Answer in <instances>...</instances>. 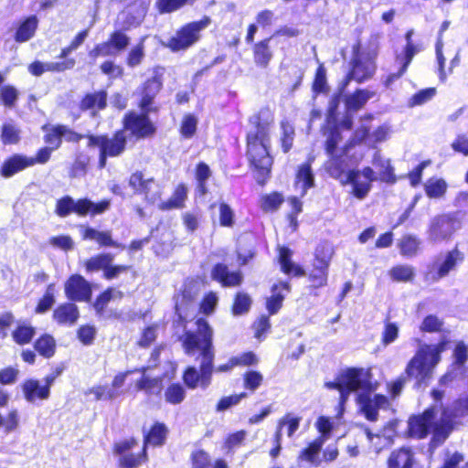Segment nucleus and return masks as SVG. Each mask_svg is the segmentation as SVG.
<instances>
[{
    "instance_id": "nucleus-1",
    "label": "nucleus",
    "mask_w": 468,
    "mask_h": 468,
    "mask_svg": "<svg viewBox=\"0 0 468 468\" xmlns=\"http://www.w3.org/2000/svg\"><path fill=\"white\" fill-rule=\"evenodd\" d=\"M196 324L197 326V331L186 332L182 341L185 352L187 355L194 356L197 352H199V369L195 367H188L184 373V382L190 388H196L199 386L205 389L211 383L213 372H229L237 367V362L231 357L227 363L214 367L215 353L212 344V328L202 318L197 319Z\"/></svg>"
},
{
    "instance_id": "nucleus-2",
    "label": "nucleus",
    "mask_w": 468,
    "mask_h": 468,
    "mask_svg": "<svg viewBox=\"0 0 468 468\" xmlns=\"http://www.w3.org/2000/svg\"><path fill=\"white\" fill-rule=\"evenodd\" d=\"M250 123L251 127L247 134V155L250 165L257 171V182L263 185L272 165L269 147L273 117L269 111H261L250 117Z\"/></svg>"
},
{
    "instance_id": "nucleus-3",
    "label": "nucleus",
    "mask_w": 468,
    "mask_h": 468,
    "mask_svg": "<svg viewBox=\"0 0 468 468\" xmlns=\"http://www.w3.org/2000/svg\"><path fill=\"white\" fill-rule=\"evenodd\" d=\"M325 386L328 388L337 389L340 393L341 403H345L351 393L356 392L357 396L366 390L378 389V383L373 381L370 368L347 367L342 369L335 379L327 382Z\"/></svg>"
},
{
    "instance_id": "nucleus-4",
    "label": "nucleus",
    "mask_w": 468,
    "mask_h": 468,
    "mask_svg": "<svg viewBox=\"0 0 468 468\" xmlns=\"http://www.w3.org/2000/svg\"><path fill=\"white\" fill-rule=\"evenodd\" d=\"M435 411V408H431L422 415L410 418L409 421L410 434L416 438H423L430 431H432V443L434 445L441 444L452 430V420L444 410L441 413L440 423H438Z\"/></svg>"
},
{
    "instance_id": "nucleus-5",
    "label": "nucleus",
    "mask_w": 468,
    "mask_h": 468,
    "mask_svg": "<svg viewBox=\"0 0 468 468\" xmlns=\"http://www.w3.org/2000/svg\"><path fill=\"white\" fill-rule=\"evenodd\" d=\"M445 349V344L421 345L405 368L408 378L416 380L421 386L431 378L435 367L441 360V354Z\"/></svg>"
},
{
    "instance_id": "nucleus-6",
    "label": "nucleus",
    "mask_w": 468,
    "mask_h": 468,
    "mask_svg": "<svg viewBox=\"0 0 468 468\" xmlns=\"http://www.w3.org/2000/svg\"><path fill=\"white\" fill-rule=\"evenodd\" d=\"M87 139V145L90 148H96L100 152V168H103L106 165L107 157L118 156L125 149L126 135L123 131L117 132L111 138L106 135H89Z\"/></svg>"
},
{
    "instance_id": "nucleus-7",
    "label": "nucleus",
    "mask_w": 468,
    "mask_h": 468,
    "mask_svg": "<svg viewBox=\"0 0 468 468\" xmlns=\"http://www.w3.org/2000/svg\"><path fill=\"white\" fill-rule=\"evenodd\" d=\"M110 207L109 200H102L99 203H93L90 199L83 198L75 201L72 197L67 196L57 201L56 213L59 217H67L74 212L80 216L98 215L105 212Z\"/></svg>"
},
{
    "instance_id": "nucleus-8",
    "label": "nucleus",
    "mask_w": 468,
    "mask_h": 468,
    "mask_svg": "<svg viewBox=\"0 0 468 468\" xmlns=\"http://www.w3.org/2000/svg\"><path fill=\"white\" fill-rule=\"evenodd\" d=\"M353 51L352 68L347 75L348 80H353L360 83L371 79L376 70V53L360 50L358 47H354Z\"/></svg>"
},
{
    "instance_id": "nucleus-9",
    "label": "nucleus",
    "mask_w": 468,
    "mask_h": 468,
    "mask_svg": "<svg viewBox=\"0 0 468 468\" xmlns=\"http://www.w3.org/2000/svg\"><path fill=\"white\" fill-rule=\"evenodd\" d=\"M209 24V17H205L200 21L187 24L177 31L176 36L169 40L168 47L174 51L189 48L197 41L199 32L206 28Z\"/></svg>"
},
{
    "instance_id": "nucleus-10",
    "label": "nucleus",
    "mask_w": 468,
    "mask_h": 468,
    "mask_svg": "<svg viewBox=\"0 0 468 468\" xmlns=\"http://www.w3.org/2000/svg\"><path fill=\"white\" fill-rule=\"evenodd\" d=\"M377 389L366 390L356 396V403L365 417L370 421H376L378 410L388 407L386 396L377 394Z\"/></svg>"
},
{
    "instance_id": "nucleus-11",
    "label": "nucleus",
    "mask_w": 468,
    "mask_h": 468,
    "mask_svg": "<svg viewBox=\"0 0 468 468\" xmlns=\"http://www.w3.org/2000/svg\"><path fill=\"white\" fill-rule=\"evenodd\" d=\"M463 261V254L458 249L448 251L446 254L438 257L432 263L428 278L437 282L455 270Z\"/></svg>"
},
{
    "instance_id": "nucleus-12",
    "label": "nucleus",
    "mask_w": 468,
    "mask_h": 468,
    "mask_svg": "<svg viewBox=\"0 0 468 468\" xmlns=\"http://www.w3.org/2000/svg\"><path fill=\"white\" fill-rule=\"evenodd\" d=\"M129 186L136 194L144 195L150 203H155L161 197L160 186L153 177H145L142 172H135L130 176Z\"/></svg>"
},
{
    "instance_id": "nucleus-13",
    "label": "nucleus",
    "mask_w": 468,
    "mask_h": 468,
    "mask_svg": "<svg viewBox=\"0 0 468 468\" xmlns=\"http://www.w3.org/2000/svg\"><path fill=\"white\" fill-rule=\"evenodd\" d=\"M456 230L455 221L448 215L433 218L428 230V238L433 242L448 239Z\"/></svg>"
},
{
    "instance_id": "nucleus-14",
    "label": "nucleus",
    "mask_w": 468,
    "mask_h": 468,
    "mask_svg": "<svg viewBox=\"0 0 468 468\" xmlns=\"http://www.w3.org/2000/svg\"><path fill=\"white\" fill-rule=\"evenodd\" d=\"M148 112H144L143 114H137L135 112L129 113L124 119L125 129L138 138L153 135L155 132V128L147 117Z\"/></svg>"
},
{
    "instance_id": "nucleus-15",
    "label": "nucleus",
    "mask_w": 468,
    "mask_h": 468,
    "mask_svg": "<svg viewBox=\"0 0 468 468\" xmlns=\"http://www.w3.org/2000/svg\"><path fill=\"white\" fill-rule=\"evenodd\" d=\"M65 293L72 301H88L91 295V289L82 276L75 274L67 281Z\"/></svg>"
},
{
    "instance_id": "nucleus-16",
    "label": "nucleus",
    "mask_w": 468,
    "mask_h": 468,
    "mask_svg": "<svg viewBox=\"0 0 468 468\" xmlns=\"http://www.w3.org/2000/svg\"><path fill=\"white\" fill-rule=\"evenodd\" d=\"M290 291L291 286L286 282H279L271 286V294L266 298V309L270 315L276 314L280 311L283 300Z\"/></svg>"
},
{
    "instance_id": "nucleus-17",
    "label": "nucleus",
    "mask_w": 468,
    "mask_h": 468,
    "mask_svg": "<svg viewBox=\"0 0 468 468\" xmlns=\"http://www.w3.org/2000/svg\"><path fill=\"white\" fill-rule=\"evenodd\" d=\"M31 166V156L16 154L4 161L0 168V175L3 177L8 178Z\"/></svg>"
},
{
    "instance_id": "nucleus-18",
    "label": "nucleus",
    "mask_w": 468,
    "mask_h": 468,
    "mask_svg": "<svg viewBox=\"0 0 468 468\" xmlns=\"http://www.w3.org/2000/svg\"><path fill=\"white\" fill-rule=\"evenodd\" d=\"M162 82L159 77H154L148 80L140 90L141 100L139 106L143 112H150V106L154 98L159 92Z\"/></svg>"
},
{
    "instance_id": "nucleus-19",
    "label": "nucleus",
    "mask_w": 468,
    "mask_h": 468,
    "mask_svg": "<svg viewBox=\"0 0 468 468\" xmlns=\"http://www.w3.org/2000/svg\"><path fill=\"white\" fill-rule=\"evenodd\" d=\"M80 314L76 304L66 303L58 305L53 313V319L61 325L71 326L79 319Z\"/></svg>"
},
{
    "instance_id": "nucleus-20",
    "label": "nucleus",
    "mask_w": 468,
    "mask_h": 468,
    "mask_svg": "<svg viewBox=\"0 0 468 468\" xmlns=\"http://www.w3.org/2000/svg\"><path fill=\"white\" fill-rule=\"evenodd\" d=\"M212 278L223 286H238L242 282L243 276L240 271H229L224 264H217L212 271Z\"/></svg>"
},
{
    "instance_id": "nucleus-21",
    "label": "nucleus",
    "mask_w": 468,
    "mask_h": 468,
    "mask_svg": "<svg viewBox=\"0 0 468 468\" xmlns=\"http://www.w3.org/2000/svg\"><path fill=\"white\" fill-rule=\"evenodd\" d=\"M341 183L352 184L353 194L358 199H363L371 188V182L362 179L359 171H349L345 176V179H341Z\"/></svg>"
},
{
    "instance_id": "nucleus-22",
    "label": "nucleus",
    "mask_w": 468,
    "mask_h": 468,
    "mask_svg": "<svg viewBox=\"0 0 468 468\" xmlns=\"http://www.w3.org/2000/svg\"><path fill=\"white\" fill-rule=\"evenodd\" d=\"M38 27V18L30 16L20 21L17 25L14 38L17 43H24L30 40L36 34Z\"/></svg>"
},
{
    "instance_id": "nucleus-23",
    "label": "nucleus",
    "mask_w": 468,
    "mask_h": 468,
    "mask_svg": "<svg viewBox=\"0 0 468 468\" xmlns=\"http://www.w3.org/2000/svg\"><path fill=\"white\" fill-rule=\"evenodd\" d=\"M413 453L410 448L393 451L388 460V468H412Z\"/></svg>"
},
{
    "instance_id": "nucleus-24",
    "label": "nucleus",
    "mask_w": 468,
    "mask_h": 468,
    "mask_svg": "<svg viewBox=\"0 0 468 468\" xmlns=\"http://www.w3.org/2000/svg\"><path fill=\"white\" fill-rule=\"evenodd\" d=\"M22 388L26 399L29 402H34L37 399H47L49 396L48 387L40 385L37 380H27Z\"/></svg>"
},
{
    "instance_id": "nucleus-25",
    "label": "nucleus",
    "mask_w": 468,
    "mask_h": 468,
    "mask_svg": "<svg viewBox=\"0 0 468 468\" xmlns=\"http://www.w3.org/2000/svg\"><path fill=\"white\" fill-rule=\"evenodd\" d=\"M107 94L105 91H98L87 94L80 102V109L83 111H92L95 115L96 111L102 110L106 107Z\"/></svg>"
},
{
    "instance_id": "nucleus-26",
    "label": "nucleus",
    "mask_w": 468,
    "mask_h": 468,
    "mask_svg": "<svg viewBox=\"0 0 468 468\" xmlns=\"http://www.w3.org/2000/svg\"><path fill=\"white\" fill-rule=\"evenodd\" d=\"M273 40L272 37L266 38L255 44L253 48L254 61L258 66L266 68L271 59L272 58V52L271 50L270 42Z\"/></svg>"
},
{
    "instance_id": "nucleus-27",
    "label": "nucleus",
    "mask_w": 468,
    "mask_h": 468,
    "mask_svg": "<svg viewBox=\"0 0 468 468\" xmlns=\"http://www.w3.org/2000/svg\"><path fill=\"white\" fill-rule=\"evenodd\" d=\"M373 165L378 169L379 180L387 183H395L396 176L394 175V169L390 165L389 160L384 159L379 152H376Z\"/></svg>"
},
{
    "instance_id": "nucleus-28",
    "label": "nucleus",
    "mask_w": 468,
    "mask_h": 468,
    "mask_svg": "<svg viewBox=\"0 0 468 468\" xmlns=\"http://www.w3.org/2000/svg\"><path fill=\"white\" fill-rule=\"evenodd\" d=\"M314 175L310 164L302 165L296 175L295 186L301 189V197L306 194L308 188L314 186Z\"/></svg>"
},
{
    "instance_id": "nucleus-29",
    "label": "nucleus",
    "mask_w": 468,
    "mask_h": 468,
    "mask_svg": "<svg viewBox=\"0 0 468 468\" xmlns=\"http://www.w3.org/2000/svg\"><path fill=\"white\" fill-rule=\"evenodd\" d=\"M292 250L285 247L279 248V262L281 264L282 271L287 274L303 275L304 271L292 261Z\"/></svg>"
},
{
    "instance_id": "nucleus-30",
    "label": "nucleus",
    "mask_w": 468,
    "mask_h": 468,
    "mask_svg": "<svg viewBox=\"0 0 468 468\" xmlns=\"http://www.w3.org/2000/svg\"><path fill=\"white\" fill-rule=\"evenodd\" d=\"M187 197V188L185 185L181 184L177 186L174 194L166 202H162L160 204L161 209H173V208H181L184 207V203Z\"/></svg>"
},
{
    "instance_id": "nucleus-31",
    "label": "nucleus",
    "mask_w": 468,
    "mask_h": 468,
    "mask_svg": "<svg viewBox=\"0 0 468 468\" xmlns=\"http://www.w3.org/2000/svg\"><path fill=\"white\" fill-rule=\"evenodd\" d=\"M373 91L367 90H359L346 99V105L348 111H357L362 108L366 102L374 96Z\"/></svg>"
},
{
    "instance_id": "nucleus-32",
    "label": "nucleus",
    "mask_w": 468,
    "mask_h": 468,
    "mask_svg": "<svg viewBox=\"0 0 468 468\" xmlns=\"http://www.w3.org/2000/svg\"><path fill=\"white\" fill-rule=\"evenodd\" d=\"M83 238L85 239L95 240L101 246L119 247L115 241L112 240L110 231H99L91 228L85 229Z\"/></svg>"
},
{
    "instance_id": "nucleus-33",
    "label": "nucleus",
    "mask_w": 468,
    "mask_h": 468,
    "mask_svg": "<svg viewBox=\"0 0 468 468\" xmlns=\"http://www.w3.org/2000/svg\"><path fill=\"white\" fill-rule=\"evenodd\" d=\"M334 246L329 242L320 243L314 250V263L329 267L334 256Z\"/></svg>"
},
{
    "instance_id": "nucleus-34",
    "label": "nucleus",
    "mask_w": 468,
    "mask_h": 468,
    "mask_svg": "<svg viewBox=\"0 0 468 468\" xmlns=\"http://www.w3.org/2000/svg\"><path fill=\"white\" fill-rule=\"evenodd\" d=\"M420 246V240L413 235H405L399 241L400 253L407 257L415 256Z\"/></svg>"
},
{
    "instance_id": "nucleus-35",
    "label": "nucleus",
    "mask_w": 468,
    "mask_h": 468,
    "mask_svg": "<svg viewBox=\"0 0 468 468\" xmlns=\"http://www.w3.org/2000/svg\"><path fill=\"white\" fill-rule=\"evenodd\" d=\"M113 255L111 253L100 254L91 257L85 262V268L88 271H98L103 270V272L107 267L113 261Z\"/></svg>"
},
{
    "instance_id": "nucleus-36",
    "label": "nucleus",
    "mask_w": 468,
    "mask_h": 468,
    "mask_svg": "<svg viewBox=\"0 0 468 468\" xmlns=\"http://www.w3.org/2000/svg\"><path fill=\"white\" fill-rule=\"evenodd\" d=\"M167 429L164 424H154L145 438V445L160 446L164 444Z\"/></svg>"
},
{
    "instance_id": "nucleus-37",
    "label": "nucleus",
    "mask_w": 468,
    "mask_h": 468,
    "mask_svg": "<svg viewBox=\"0 0 468 468\" xmlns=\"http://www.w3.org/2000/svg\"><path fill=\"white\" fill-rule=\"evenodd\" d=\"M426 195L431 198L441 197L447 189V184L441 178H430L425 184Z\"/></svg>"
},
{
    "instance_id": "nucleus-38",
    "label": "nucleus",
    "mask_w": 468,
    "mask_h": 468,
    "mask_svg": "<svg viewBox=\"0 0 468 468\" xmlns=\"http://www.w3.org/2000/svg\"><path fill=\"white\" fill-rule=\"evenodd\" d=\"M300 421V417H295L290 413L286 414L279 420L276 432H280L282 435V429L286 427V433L288 437H292L295 431L299 429Z\"/></svg>"
},
{
    "instance_id": "nucleus-39",
    "label": "nucleus",
    "mask_w": 468,
    "mask_h": 468,
    "mask_svg": "<svg viewBox=\"0 0 468 468\" xmlns=\"http://www.w3.org/2000/svg\"><path fill=\"white\" fill-rule=\"evenodd\" d=\"M19 413L16 409L11 410L5 417L0 413V429H3L6 434L16 431L19 427Z\"/></svg>"
},
{
    "instance_id": "nucleus-40",
    "label": "nucleus",
    "mask_w": 468,
    "mask_h": 468,
    "mask_svg": "<svg viewBox=\"0 0 468 468\" xmlns=\"http://www.w3.org/2000/svg\"><path fill=\"white\" fill-rule=\"evenodd\" d=\"M328 268L329 267L327 266L315 264L313 262V269L309 273V279L314 287H322L326 284L328 278Z\"/></svg>"
},
{
    "instance_id": "nucleus-41",
    "label": "nucleus",
    "mask_w": 468,
    "mask_h": 468,
    "mask_svg": "<svg viewBox=\"0 0 468 468\" xmlns=\"http://www.w3.org/2000/svg\"><path fill=\"white\" fill-rule=\"evenodd\" d=\"M43 130L46 132L44 141L48 144V147L57 150L60 147L62 142L60 125L55 126H43Z\"/></svg>"
},
{
    "instance_id": "nucleus-42",
    "label": "nucleus",
    "mask_w": 468,
    "mask_h": 468,
    "mask_svg": "<svg viewBox=\"0 0 468 468\" xmlns=\"http://www.w3.org/2000/svg\"><path fill=\"white\" fill-rule=\"evenodd\" d=\"M281 137L280 141L282 144V147L284 153L290 151L292 146L294 140V128L292 124H290L287 121H283L281 122Z\"/></svg>"
},
{
    "instance_id": "nucleus-43",
    "label": "nucleus",
    "mask_w": 468,
    "mask_h": 468,
    "mask_svg": "<svg viewBox=\"0 0 468 468\" xmlns=\"http://www.w3.org/2000/svg\"><path fill=\"white\" fill-rule=\"evenodd\" d=\"M324 442V439L315 440L306 449H304L302 452L300 458L303 460H306L315 465H318L320 462L317 460V456L322 449Z\"/></svg>"
},
{
    "instance_id": "nucleus-44",
    "label": "nucleus",
    "mask_w": 468,
    "mask_h": 468,
    "mask_svg": "<svg viewBox=\"0 0 468 468\" xmlns=\"http://www.w3.org/2000/svg\"><path fill=\"white\" fill-rule=\"evenodd\" d=\"M389 276L396 282H410L414 277V270L409 265H397L389 271Z\"/></svg>"
},
{
    "instance_id": "nucleus-45",
    "label": "nucleus",
    "mask_w": 468,
    "mask_h": 468,
    "mask_svg": "<svg viewBox=\"0 0 468 468\" xmlns=\"http://www.w3.org/2000/svg\"><path fill=\"white\" fill-rule=\"evenodd\" d=\"M89 393L94 395L97 400H108L118 398L122 392L115 390L112 386H97L90 388Z\"/></svg>"
},
{
    "instance_id": "nucleus-46",
    "label": "nucleus",
    "mask_w": 468,
    "mask_h": 468,
    "mask_svg": "<svg viewBox=\"0 0 468 468\" xmlns=\"http://www.w3.org/2000/svg\"><path fill=\"white\" fill-rule=\"evenodd\" d=\"M36 350L46 357H50L55 352V340L50 335H44L35 343Z\"/></svg>"
},
{
    "instance_id": "nucleus-47",
    "label": "nucleus",
    "mask_w": 468,
    "mask_h": 468,
    "mask_svg": "<svg viewBox=\"0 0 468 468\" xmlns=\"http://www.w3.org/2000/svg\"><path fill=\"white\" fill-rule=\"evenodd\" d=\"M282 202L283 198L282 195L274 192L270 195H265L261 197V207L265 212L274 211L279 208Z\"/></svg>"
},
{
    "instance_id": "nucleus-48",
    "label": "nucleus",
    "mask_w": 468,
    "mask_h": 468,
    "mask_svg": "<svg viewBox=\"0 0 468 468\" xmlns=\"http://www.w3.org/2000/svg\"><path fill=\"white\" fill-rule=\"evenodd\" d=\"M18 95L19 92L14 86L5 85L0 89V99L8 108H13L16 105Z\"/></svg>"
},
{
    "instance_id": "nucleus-49",
    "label": "nucleus",
    "mask_w": 468,
    "mask_h": 468,
    "mask_svg": "<svg viewBox=\"0 0 468 468\" xmlns=\"http://www.w3.org/2000/svg\"><path fill=\"white\" fill-rule=\"evenodd\" d=\"M165 398L168 403L179 404L185 399V389L179 384H173L166 388Z\"/></svg>"
},
{
    "instance_id": "nucleus-50",
    "label": "nucleus",
    "mask_w": 468,
    "mask_h": 468,
    "mask_svg": "<svg viewBox=\"0 0 468 468\" xmlns=\"http://www.w3.org/2000/svg\"><path fill=\"white\" fill-rule=\"evenodd\" d=\"M197 125V119L193 114H186L183 117L180 133L185 138H191L196 131Z\"/></svg>"
},
{
    "instance_id": "nucleus-51",
    "label": "nucleus",
    "mask_w": 468,
    "mask_h": 468,
    "mask_svg": "<svg viewBox=\"0 0 468 468\" xmlns=\"http://www.w3.org/2000/svg\"><path fill=\"white\" fill-rule=\"evenodd\" d=\"M55 303V297H54V285L49 284L46 290V292L44 296L39 301L37 308L36 313L37 314H43L49 310L52 305Z\"/></svg>"
},
{
    "instance_id": "nucleus-52",
    "label": "nucleus",
    "mask_w": 468,
    "mask_h": 468,
    "mask_svg": "<svg viewBox=\"0 0 468 468\" xmlns=\"http://www.w3.org/2000/svg\"><path fill=\"white\" fill-rule=\"evenodd\" d=\"M139 390H144L147 393H158L161 389V380L158 378H149L144 376L137 383Z\"/></svg>"
},
{
    "instance_id": "nucleus-53",
    "label": "nucleus",
    "mask_w": 468,
    "mask_h": 468,
    "mask_svg": "<svg viewBox=\"0 0 468 468\" xmlns=\"http://www.w3.org/2000/svg\"><path fill=\"white\" fill-rule=\"evenodd\" d=\"M1 138L5 144H16L20 139L19 130L15 125L6 123L2 128Z\"/></svg>"
},
{
    "instance_id": "nucleus-54",
    "label": "nucleus",
    "mask_w": 468,
    "mask_h": 468,
    "mask_svg": "<svg viewBox=\"0 0 468 468\" xmlns=\"http://www.w3.org/2000/svg\"><path fill=\"white\" fill-rule=\"evenodd\" d=\"M34 335L35 330L33 327L28 325H20L16 331H14L13 337L17 344L24 345L30 342Z\"/></svg>"
},
{
    "instance_id": "nucleus-55",
    "label": "nucleus",
    "mask_w": 468,
    "mask_h": 468,
    "mask_svg": "<svg viewBox=\"0 0 468 468\" xmlns=\"http://www.w3.org/2000/svg\"><path fill=\"white\" fill-rule=\"evenodd\" d=\"M262 381L263 376L258 371L250 370L244 375V387L252 392L261 387Z\"/></svg>"
},
{
    "instance_id": "nucleus-56",
    "label": "nucleus",
    "mask_w": 468,
    "mask_h": 468,
    "mask_svg": "<svg viewBox=\"0 0 468 468\" xmlns=\"http://www.w3.org/2000/svg\"><path fill=\"white\" fill-rule=\"evenodd\" d=\"M251 304V300L250 296L243 292H239L236 296L234 304H233V314H242L249 311L250 306Z\"/></svg>"
},
{
    "instance_id": "nucleus-57",
    "label": "nucleus",
    "mask_w": 468,
    "mask_h": 468,
    "mask_svg": "<svg viewBox=\"0 0 468 468\" xmlns=\"http://www.w3.org/2000/svg\"><path fill=\"white\" fill-rule=\"evenodd\" d=\"M146 460V452L144 450L141 455L128 454L123 455L120 459V466L122 468H136Z\"/></svg>"
},
{
    "instance_id": "nucleus-58",
    "label": "nucleus",
    "mask_w": 468,
    "mask_h": 468,
    "mask_svg": "<svg viewBox=\"0 0 468 468\" xmlns=\"http://www.w3.org/2000/svg\"><path fill=\"white\" fill-rule=\"evenodd\" d=\"M326 170L329 175L341 181V179H345V176L346 173L344 172L343 165L339 159L335 158L334 156L326 163Z\"/></svg>"
},
{
    "instance_id": "nucleus-59",
    "label": "nucleus",
    "mask_w": 468,
    "mask_h": 468,
    "mask_svg": "<svg viewBox=\"0 0 468 468\" xmlns=\"http://www.w3.org/2000/svg\"><path fill=\"white\" fill-rule=\"evenodd\" d=\"M75 66V59L68 58L59 62H44L45 71L62 72Z\"/></svg>"
},
{
    "instance_id": "nucleus-60",
    "label": "nucleus",
    "mask_w": 468,
    "mask_h": 468,
    "mask_svg": "<svg viewBox=\"0 0 468 468\" xmlns=\"http://www.w3.org/2000/svg\"><path fill=\"white\" fill-rule=\"evenodd\" d=\"M190 0H158L157 7L161 13H169L186 5Z\"/></svg>"
},
{
    "instance_id": "nucleus-61",
    "label": "nucleus",
    "mask_w": 468,
    "mask_h": 468,
    "mask_svg": "<svg viewBox=\"0 0 468 468\" xmlns=\"http://www.w3.org/2000/svg\"><path fill=\"white\" fill-rule=\"evenodd\" d=\"M219 222L221 226L232 227L234 223V212L226 203L219 205Z\"/></svg>"
},
{
    "instance_id": "nucleus-62",
    "label": "nucleus",
    "mask_w": 468,
    "mask_h": 468,
    "mask_svg": "<svg viewBox=\"0 0 468 468\" xmlns=\"http://www.w3.org/2000/svg\"><path fill=\"white\" fill-rule=\"evenodd\" d=\"M246 396H247V394L242 392L240 394L224 397L218 401V403L217 405V410L218 411L226 410L234 405L239 404L242 399L246 398Z\"/></svg>"
},
{
    "instance_id": "nucleus-63",
    "label": "nucleus",
    "mask_w": 468,
    "mask_h": 468,
    "mask_svg": "<svg viewBox=\"0 0 468 468\" xmlns=\"http://www.w3.org/2000/svg\"><path fill=\"white\" fill-rule=\"evenodd\" d=\"M193 468H212L209 455L204 451H197L192 454Z\"/></svg>"
},
{
    "instance_id": "nucleus-64",
    "label": "nucleus",
    "mask_w": 468,
    "mask_h": 468,
    "mask_svg": "<svg viewBox=\"0 0 468 468\" xmlns=\"http://www.w3.org/2000/svg\"><path fill=\"white\" fill-rule=\"evenodd\" d=\"M442 322L435 315H428L424 318L420 330L423 332H438L441 329Z\"/></svg>"
}]
</instances>
